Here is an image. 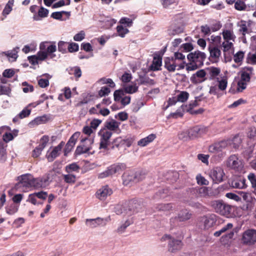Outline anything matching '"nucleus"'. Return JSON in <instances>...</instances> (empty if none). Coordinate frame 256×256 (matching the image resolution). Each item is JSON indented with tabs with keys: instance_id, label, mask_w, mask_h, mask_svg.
I'll list each match as a JSON object with an SVG mask.
<instances>
[{
	"instance_id": "obj_1",
	"label": "nucleus",
	"mask_w": 256,
	"mask_h": 256,
	"mask_svg": "<svg viewBox=\"0 0 256 256\" xmlns=\"http://www.w3.org/2000/svg\"><path fill=\"white\" fill-rule=\"evenodd\" d=\"M206 69V77L210 80H216L210 88L209 93L210 94L217 95L219 90H224L228 86V77L220 74L219 68L210 66Z\"/></svg>"
},
{
	"instance_id": "obj_2",
	"label": "nucleus",
	"mask_w": 256,
	"mask_h": 256,
	"mask_svg": "<svg viewBox=\"0 0 256 256\" xmlns=\"http://www.w3.org/2000/svg\"><path fill=\"white\" fill-rule=\"evenodd\" d=\"M222 34L223 38V41L221 44L222 48L225 59L230 60V58L228 57H230L231 55L234 52V43L236 40V36L232 30L224 29L222 30Z\"/></svg>"
},
{
	"instance_id": "obj_3",
	"label": "nucleus",
	"mask_w": 256,
	"mask_h": 256,
	"mask_svg": "<svg viewBox=\"0 0 256 256\" xmlns=\"http://www.w3.org/2000/svg\"><path fill=\"white\" fill-rule=\"evenodd\" d=\"M206 58V54L200 51L190 53L187 56L189 62L186 65V70L188 71L196 70L203 65Z\"/></svg>"
},
{
	"instance_id": "obj_4",
	"label": "nucleus",
	"mask_w": 256,
	"mask_h": 256,
	"mask_svg": "<svg viewBox=\"0 0 256 256\" xmlns=\"http://www.w3.org/2000/svg\"><path fill=\"white\" fill-rule=\"evenodd\" d=\"M56 50V46L50 42H44L40 44V50L38 52L41 60H46L48 57L53 58L56 55L54 53Z\"/></svg>"
},
{
	"instance_id": "obj_5",
	"label": "nucleus",
	"mask_w": 256,
	"mask_h": 256,
	"mask_svg": "<svg viewBox=\"0 0 256 256\" xmlns=\"http://www.w3.org/2000/svg\"><path fill=\"white\" fill-rule=\"evenodd\" d=\"M214 211L220 215L228 216L231 212V206L222 200H216L210 202Z\"/></svg>"
},
{
	"instance_id": "obj_6",
	"label": "nucleus",
	"mask_w": 256,
	"mask_h": 256,
	"mask_svg": "<svg viewBox=\"0 0 256 256\" xmlns=\"http://www.w3.org/2000/svg\"><path fill=\"white\" fill-rule=\"evenodd\" d=\"M229 146H230V142L229 141H227V140H223L210 146L208 151L219 156H222L225 154L224 151L228 148Z\"/></svg>"
},
{
	"instance_id": "obj_7",
	"label": "nucleus",
	"mask_w": 256,
	"mask_h": 256,
	"mask_svg": "<svg viewBox=\"0 0 256 256\" xmlns=\"http://www.w3.org/2000/svg\"><path fill=\"white\" fill-rule=\"evenodd\" d=\"M138 90V86L136 84H123L122 88L116 90L114 94V100H119L120 98L125 95V94H132Z\"/></svg>"
},
{
	"instance_id": "obj_8",
	"label": "nucleus",
	"mask_w": 256,
	"mask_h": 256,
	"mask_svg": "<svg viewBox=\"0 0 256 256\" xmlns=\"http://www.w3.org/2000/svg\"><path fill=\"white\" fill-rule=\"evenodd\" d=\"M19 182L16 186L18 188H22V190L26 192L30 188H32L34 178L30 174L22 175L18 178Z\"/></svg>"
},
{
	"instance_id": "obj_9",
	"label": "nucleus",
	"mask_w": 256,
	"mask_h": 256,
	"mask_svg": "<svg viewBox=\"0 0 256 256\" xmlns=\"http://www.w3.org/2000/svg\"><path fill=\"white\" fill-rule=\"evenodd\" d=\"M168 240V250L171 252H176L180 250L182 244L180 240L172 239L170 235L166 234L161 238V241Z\"/></svg>"
},
{
	"instance_id": "obj_10",
	"label": "nucleus",
	"mask_w": 256,
	"mask_h": 256,
	"mask_svg": "<svg viewBox=\"0 0 256 256\" xmlns=\"http://www.w3.org/2000/svg\"><path fill=\"white\" fill-rule=\"evenodd\" d=\"M164 68L170 72H174L176 69L180 70L185 66L184 62H176L172 58H166L164 60Z\"/></svg>"
},
{
	"instance_id": "obj_11",
	"label": "nucleus",
	"mask_w": 256,
	"mask_h": 256,
	"mask_svg": "<svg viewBox=\"0 0 256 256\" xmlns=\"http://www.w3.org/2000/svg\"><path fill=\"white\" fill-rule=\"evenodd\" d=\"M100 137V148L106 149L110 143V139L112 136V132L108 129L100 130L98 132Z\"/></svg>"
},
{
	"instance_id": "obj_12",
	"label": "nucleus",
	"mask_w": 256,
	"mask_h": 256,
	"mask_svg": "<svg viewBox=\"0 0 256 256\" xmlns=\"http://www.w3.org/2000/svg\"><path fill=\"white\" fill-rule=\"evenodd\" d=\"M242 242L244 244L250 246L256 243V230H248L242 236Z\"/></svg>"
},
{
	"instance_id": "obj_13",
	"label": "nucleus",
	"mask_w": 256,
	"mask_h": 256,
	"mask_svg": "<svg viewBox=\"0 0 256 256\" xmlns=\"http://www.w3.org/2000/svg\"><path fill=\"white\" fill-rule=\"evenodd\" d=\"M94 140L89 138H82L81 140L80 145L78 146L76 150V152L78 154L86 153L92 148Z\"/></svg>"
},
{
	"instance_id": "obj_14",
	"label": "nucleus",
	"mask_w": 256,
	"mask_h": 256,
	"mask_svg": "<svg viewBox=\"0 0 256 256\" xmlns=\"http://www.w3.org/2000/svg\"><path fill=\"white\" fill-rule=\"evenodd\" d=\"M110 220V216L104 218L98 217L94 219H86V224L90 228H94L98 226H105Z\"/></svg>"
},
{
	"instance_id": "obj_15",
	"label": "nucleus",
	"mask_w": 256,
	"mask_h": 256,
	"mask_svg": "<svg viewBox=\"0 0 256 256\" xmlns=\"http://www.w3.org/2000/svg\"><path fill=\"white\" fill-rule=\"evenodd\" d=\"M226 166L232 169L239 170L242 168L243 165L242 161L237 156L233 154L230 156L226 160Z\"/></svg>"
},
{
	"instance_id": "obj_16",
	"label": "nucleus",
	"mask_w": 256,
	"mask_h": 256,
	"mask_svg": "<svg viewBox=\"0 0 256 256\" xmlns=\"http://www.w3.org/2000/svg\"><path fill=\"white\" fill-rule=\"evenodd\" d=\"M191 216V213L188 210L184 209L180 210L176 216L172 218L170 220V222L173 225H175L178 222H184L190 220Z\"/></svg>"
},
{
	"instance_id": "obj_17",
	"label": "nucleus",
	"mask_w": 256,
	"mask_h": 256,
	"mask_svg": "<svg viewBox=\"0 0 256 256\" xmlns=\"http://www.w3.org/2000/svg\"><path fill=\"white\" fill-rule=\"evenodd\" d=\"M190 193L194 194L198 197L207 198L213 196L212 192H210V189L208 187H201V188H192L190 189Z\"/></svg>"
},
{
	"instance_id": "obj_18",
	"label": "nucleus",
	"mask_w": 256,
	"mask_h": 256,
	"mask_svg": "<svg viewBox=\"0 0 256 256\" xmlns=\"http://www.w3.org/2000/svg\"><path fill=\"white\" fill-rule=\"evenodd\" d=\"M209 175L214 183L218 184L222 182L224 172L222 168L216 167L210 171Z\"/></svg>"
},
{
	"instance_id": "obj_19",
	"label": "nucleus",
	"mask_w": 256,
	"mask_h": 256,
	"mask_svg": "<svg viewBox=\"0 0 256 256\" xmlns=\"http://www.w3.org/2000/svg\"><path fill=\"white\" fill-rule=\"evenodd\" d=\"M207 131V128L197 126L188 130V135L190 138H194L206 134Z\"/></svg>"
},
{
	"instance_id": "obj_20",
	"label": "nucleus",
	"mask_w": 256,
	"mask_h": 256,
	"mask_svg": "<svg viewBox=\"0 0 256 256\" xmlns=\"http://www.w3.org/2000/svg\"><path fill=\"white\" fill-rule=\"evenodd\" d=\"M113 191L108 185H105L99 188L96 194V197L100 200H105L108 196L112 194Z\"/></svg>"
},
{
	"instance_id": "obj_21",
	"label": "nucleus",
	"mask_w": 256,
	"mask_h": 256,
	"mask_svg": "<svg viewBox=\"0 0 256 256\" xmlns=\"http://www.w3.org/2000/svg\"><path fill=\"white\" fill-rule=\"evenodd\" d=\"M206 69L200 70L194 74L190 77V80L194 84H200L206 80Z\"/></svg>"
},
{
	"instance_id": "obj_22",
	"label": "nucleus",
	"mask_w": 256,
	"mask_h": 256,
	"mask_svg": "<svg viewBox=\"0 0 256 256\" xmlns=\"http://www.w3.org/2000/svg\"><path fill=\"white\" fill-rule=\"evenodd\" d=\"M48 140V137L46 136H43L40 138L38 146L32 151V156L34 158H38L46 146Z\"/></svg>"
},
{
	"instance_id": "obj_23",
	"label": "nucleus",
	"mask_w": 256,
	"mask_h": 256,
	"mask_svg": "<svg viewBox=\"0 0 256 256\" xmlns=\"http://www.w3.org/2000/svg\"><path fill=\"white\" fill-rule=\"evenodd\" d=\"M50 184L49 178L48 176L42 177L34 178L32 188H43L47 186Z\"/></svg>"
},
{
	"instance_id": "obj_24",
	"label": "nucleus",
	"mask_w": 256,
	"mask_h": 256,
	"mask_svg": "<svg viewBox=\"0 0 256 256\" xmlns=\"http://www.w3.org/2000/svg\"><path fill=\"white\" fill-rule=\"evenodd\" d=\"M64 144V142H62L51 151L50 150L48 151L46 157L48 162L53 161L60 154Z\"/></svg>"
},
{
	"instance_id": "obj_25",
	"label": "nucleus",
	"mask_w": 256,
	"mask_h": 256,
	"mask_svg": "<svg viewBox=\"0 0 256 256\" xmlns=\"http://www.w3.org/2000/svg\"><path fill=\"white\" fill-rule=\"evenodd\" d=\"M208 50L210 54V60L213 62H218L222 53L220 49L216 46H210Z\"/></svg>"
},
{
	"instance_id": "obj_26",
	"label": "nucleus",
	"mask_w": 256,
	"mask_h": 256,
	"mask_svg": "<svg viewBox=\"0 0 256 256\" xmlns=\"http://www.w3.org/2000/svg\"><path fill=\"white\" fill-rule=\"evenodd\" d=\"M52 78V76L48 74H44L37 77L38 86L42 88H45L49 86V80Z\"/></svg>"
},
{
	"instance_id": "obj_27",
	"label": "nucleus",
	"mask_w": 256,
	"mask_h": 256,
	"mask_svg": "<svg viewBox=\"0 0 256 256\" xmlns=\"http://www.w3.org/2000/svg\"><path fill=\"white\" fill-rule=\"evenodd\" d=\"M111 176L120 174L126 168V165L122 163L114 164L108 168Z\"/></svg>"
},
{
	"instance_id": "obj_28",
	"label": "nucleus",
	"mask_w": 256,
	"mask_h": 256,
	"mask_svg": "<svg viewBox=\"0 0 256 256\" xmlns=\"http://www.w3.org/2000/svg\"><path fill=\"white\" fill-rule=\"evenodd\" d=\"M202 222L206 228L212 227L216 222V216L214 214L204 216L202 218Z\"/></svg>"
},
{
	"instance_id": "obj_29",
	"label": "nucleus",
	"mask_w": 256,
	"mask_h": 256,
	"mask_svg": "<svg viewBox=\"0 0 256 256\" xmlns=\"http://www.w3.org/2000/svg\"><path fill=\"white\" fill-rule=\"evenodd\" d=\"M246 179L238 177L234 179L231 182L232 186L236 188H244L246 187Z\"/></svg>"
},
{
	"instance_id": "obj_30",
	"label": "nucleus",
	"mask_w": 256,
	"mask_h": 256,
	"mask_svg": "<svg viewBox=\"0 0 256 256\" xmlns=\"http://www.w3.org/2000/svg\"><path fill=\"white\" fill-rule=\"evenodd\" d=\"M19 48L16 47L10 50L2 52V54H4L8 57V60L11 62L15 61L18 57V52Z\"/></svg>"
},
{
	"instance_id": "obj_31",
	"label": "nucleus",
	"mask_w": 256,
	"mask_h": 256,
	"mask_svg": "<svg viewBox=\"0 0 256 256\" xmlns=\"http://www.w3.org/2000/svg\"><path fill=\"white\" fill-rule=\"evenodd\" d=\"M227 141H229L230 142V146H229V148L237 149L241 145L242 138L240 135L236 134L232 138L228 139Z\"/></svg>"
},
{
	"instance_id": "obj_32",
	"label": "nucleus",
	"mask_w": 256,
	"mask_h": 256,
	"mask_svg": "<svg viewBox=\"0 0 256 256\" xmlns=\"http://www.w3.org/2000/svg\"><path fill=\"white\" fill-rule=\"evenodd\" d=\"M156 138V134H150L146 137L142 138L138 140V145L142 147L145 146L154 141Z\"/></svg>"
},
{
	"instance_id": "obj_33",
	"label": "nucleus",
	"mask_w": 256,
	"mask_h": 256,
	"mask_svg": "<svg viewBox=\"0 0 256 256\" xmlns=\"http://www.w3.org/2000/svg\"><path fill=\"white\" fill-rule=\"evenodd\" d=\"M48 14V10L43 8L41 7L38 11V14H36L33 16V20L36 21H39L42 20V18H46Z\"/></svg>"
},
{
	"instance_id": "obj_34",
	"label": "nucleus",
	"mask_w": 256,
	"mask_h": 256,
	"mask_svg": "<svg viewBox=\"0 0 256 256\" xmlns=\"http://www.w3.org/2000/svg\"><path fill=\"white\" fill-rule=\"evenodd\" d=\"M162 64V59L159 57H154L152 64L150 66L151 70L156 71L160 69Z\"/></svg>"
},
{
	"instance_id": "obj_35",
	"label": "nucleus",
	"mask_w": 256,
	"mask_h": 256,
	"mask_svg": "<svg viewBox=\"0 0 256 256\" xmlns=\"http://www.w3.org/2000/svg\"><path fill=\"white\" fill-rule=\"evenodd\" d=\"M120 123L116 122L114 120H111L109 121H107L106 123V129L108 130H116L118 129Z\"/></svg>"
},
{
	"instance_id": "obj_36",
	"label": "nucleus",
	"mask_w": 256,
	"mask_h": 256,
	"mask_svg": "<svg viewBox=\"0 0 256 256\" xmlns=\"http://www.w3.org/2000/svg\"><path fill=\"white\" fill-rule=\"evenodd\" d=\"M184 28L180 26H172L168 30V34L170 36H174L182 32Z\"/></svg>"
},
{
	"instance_id": "obj_37",
	"label": "nucleus",
	"mask_w": 256,
	"mask_h": 256,
	"mask_svg": "<svg viewBox=\"0 0 256 256\" xmlns=\"http://www.w3.org/2000/svg\"><path fill=\"white\" fill-rule=\"evenodd\" d=\"M252 68L244 70L242 72L240 80L247 82H248L250 78V75L252 74Z\"/></svg>"
},
{
	"instance_id": "obj_38",
	"label": "nucleus",
	"mask_w": 256,
	"mask_h": 256,
	"mask_svg": "<svg viewBox=\"0 0 256 256\" xmlns=\"http://www.w3.org/2000/svg\"><path fill=\"white\" fill-rule=\"evenodd\" d=\"M14 0H9L7 4H6L2 12V15L4 16L5 18H6L7 16L9 14L12 10Z\"/></svg>"
},
{
	"instance_id": "obj_39",
	"label": "nucleus",
	"mask_w": 256,
	"mask_h": 256,
	"mask_svg": "<svg viewBox=\"0 0 256 256\" xmlns=\"http://www.w3.org/2000/svg\"><path fill=\"white\" fill-rule=\"evenodd\" d=\"M19 204H12L6 207V212L9 215H13L18 211Z\"/></svg>"
},
{
	"instance_id": "obj_40",
	"label": "nucleus",
	"mask_w": 256,
	"mask_h": 256,
	"mask_svg": "<svg viewBox=\"0 0 256 256\" xmlns=\"http://www.w3.org/2000/svg\"><path fill=\"white\" fill-rule=\"evenodd\" d=\"M80 132H74L72 136L70 138L69 140L68 141L66 146L68 148L70 146L72 148L76 144V142L78 140V138L80 136Z\"/></svg>"
},
{
	"instance_id": "obj_41",
	"label": "nucleus",
	"mask_w": 256,
	"mask_h": 256,
	"mask_svg": "<svg viewBox=\"0 0 256 256\" xmlns=\"http://www.w3.org/2000/svg\"><path fill=\"white\" fill-rule=\"evenodd\" d=\"M50 120V116L48 115H44L41 116H38L34 118L32 122V123L36 125L46 123Z\"/></svg>"
},
{
	"instance_id": "obj_42",
	"label": "nucleus",
	"mask_w": 256,
	"mask_h": 256,
	"mask_svg": "<svg viewBox=\"0 0 256 256\" xmlns=\"http://www.w3.org/2000/svg\"><path fill=\"white\" fill-rule=\"evenodd\" d=\"M80 169V166L75 162L70 164L66 166V172L70 174L73 172H78Z\"/></svg>"
},
{
	"instance_id": "obj_43",
	"label": "nucleus",
	"mask_w": 256,
	"mask_h": 256,
	"mask_svg": "<svg viewBox=\"0 0 256 256\" xmlns=\"http://www.w3.org/2000/svg\"><path fill=\"white\" fill-rule=\"evenodd\" d=\"M189 96V94L185 91L180 92L176 96L178 102H184L187 100Z\"/></svg>"
},
{
	"instance_id": "obj_44",
	"label": "nucleus",
	"mask_w": 256,
	"mask_h": 256,
	"mask_svg": "<svg viewBox=\"0 0 256 256\" xmlns=\"http://www.w3.org/2000/svg\"><path fill=\"white\" fill-rule=\"evenodd\" d=\"M68 72L70 74H74L76 78H79L82 76V71L80 67L74 66L68 69Z\"/></svg>"
},
{
	"instance_id": "obj_45",
	"label": "nucleus",
	"mask_w": 256,
	"mask_h": 256,
	"mask_svg": "<svg viewBox=\"0 0 256 256\" xmlns=\"http://www.w3.org/2000/svg\"><path fill=\"white\" fill-rule=\"evenodd\" d=\"M248 178L254 188V192L256 195V176L254 173H250L248 175Z\"/></svg>"
},
{
	"instance_id": "obj_46",
	"label": "nucleus",
	"mask_w": 256,
	"mask_h": 256,
	"mask_svg": "<svg viewBox=\"0 0 256 256\" xmlns=\"http://www.w3.org/2000/svg\"><path fill=\"white\" fill-rule=\"evenodd\" d=\"M116 30L118 34V36L122 38L124 37L125 35L126 34H128L129 32L127 28H124L122 26H117Z\"/></svg>"
},
{
	"instance_id": "obj_47",
	"label": "nucleus",
	"mask_w": 256,
	"mask_h": 256,
	"mask_svg": "<svg viewBox=\"0 0 256 256\" xmlns=\"http://www.w3.org/2000/svg\"><path fill=\"white\" fill-rule=\"evenodd\" d=\"M98 82L100 84H108L110 88H114L116 84L114 81L111 78H102L98 80Z\"/></svg>"
},
{
	"instance_id": "obj_48",
	"label": "nucleus",
	"mask_w": 256,
	"mask_h": 256,
	"mask_svg": "<svg viewBox=\"0 0 256 256\" xmlns=\"http://www.w3.org/2000/svg\"><path fill=\"white\" fill-rule=\"evenodd\" d=\"M64 179L66 183L74 184L76 180V177L74 174L68 173V174L64 175Z\"/></svg>"
},
{
	"instance_id": "obj_49",
	"label": "nucleus",
	"mask_w": 256,
	"mask_h": 256,
	"mask_svg": "<svg viewBox=\"0 0 256 256\" xmlns=\"http://www.w3.org/2000/svg\"><path fill=\"white\" fill-rule=\"evenodd\" d=\"M6 158V148L4 143L0 141V162H4Z\"/></svg>"
},
{
	"instance_id": "obj_50",
	"label": "nucleus",
	"mask_w": 256,
	"mask_h": 256,
	"mask_svg": "<svg viewBox=\"0 0 256 256\" xmlns=\"http://www.w3.org/2000/svg\"><path fill=\"white\" fill-rule=\"evenodd\" d=\"M67 48L70 52H76L79 50V46L78 44L72 42H68Z\"/></svg>"
},
{
	"instance_id": "obj_51",
	"label": "nucleus",
	"mask_w": 256,
	"mask_h": 256,
	"mask_svg": "<svg viewBox=\"0 0 256 256\" xmlns=\"http://www.w3.org/2000/svg\"><path fill=\"white\" fill-rule=\"evenodd\" d=\"M66 14L68 16L70 15V12L65 11L57 12H52L51 14V17L56 20H61L63 14Z\"/></svg>"
},
{
	"instance_id": "obj_52",
	"label": "nucleus",
	"mask_w": 256,
	"mask_h": 256,
	"mask_svg": "<svg viewBox=\"0 0 256 256\" xmlns=\"http://www.w3.org/2000/svg\"><path fill=\"white\" fill-rule=\"evenodd\" d=\"M172 58L175 60L176 62H184V60L186 59L185 56L182 54L181 52H176L174 54V56Z\"/></svg>"
},
{
	"instance_id": "obj_53",
	"label": "nucleus",
	"mask_w": 256,
	"mask_h": 256,
	"mask_svg": "<svg viewBox=\"0 0 256 256\" xmlns=\"http://www.w3.org/2000/svg\"><path fill=\"white\" fill-rule=\"evenodd\" d=\"M238 26L240 27V31L242 32L244 35L248 32L247 22L246 21H240Z\"/></svg>"
},
{
	"instance_id": "obj_54",
	"label": "nucleus",
	"mask_w": 256,
	"mask_h": 256,
	"mask_svg": "<svg viewBox=\"0 0 256 256\" xmlns=\"http://www.w3.org/2000/svg\"><path fill=\"white\" fill-rule=\"evenodd\" d=\"M30 62L32 65H36L38 64V61H42L40 58L38 52L37 53L36 55L32 56L28 58Z\"/></svg>"
},
{
	"instance_id": "obj_55",
	"label": "nucleus",
	"mask_w": 256,
	"mask_h": 256,
	"mask_svg": "<svg viewBox=\"0 0 256 256\" xmlns=\"http://www.w3.org/2000/svg\"><path fill=\"white\" fill-rule=\"evenodd\" d=\"M104 26L106 28H110L116 22V20L111 18L107 17L104 20Z\"/></svg>"
},
{
	"instance_id": "obj_56",
	"label": "nucleus",
	"mask_w": 256,
	"mask_h": 256,
	"mask_svg": "<svg viewBox=\"0 0 256 256\" xmlns=\"http://www.w3.org/2000/svg\"><path fill=\"white\" fill-rule=\"evenodd\" d=\"M234 8L238 10H244L246 9V6L243 1L237 0L234 4Z\"/></svg>"
},
{
	"instance_id": "obj_57",
	"label": "nucleus",
	"mask_w": 256,
	"mask_h": 256,
	"mask_svg": "<svg viewBox=\"0 0 256 256\" xmlns=\"http://www.w3.org/2000/svg\"><path fill=\"white\" fill-rule=\"evenodd\" d=\"M22 86H24L22 90L24 93L32 92L34 90V86L32 85L28 84L26 82H23Z\"/></svg>"
},
{
	"instance_id": "obj_58",
	"label": "nucleus",
	"mask_w": 256,
	"mask_h": 256,
	"mask_svg": "<svg viewBox=\"0 0 256 256\" xmlns=\"http://www.w3.org/2000/svg\"><path fill=\"white\" fill-rule=\"evenodd\" d=\"M86 36V33L84 30H81L74 36V40L76 42L82 40Z\"/></svg>"
},
{
	"instance_id": "obj_59",
	"label": "nucleus",
	"mask_w": 256,
	"mask_h": 256,
	"mask_svg": "<svg viewBox=\"0 0 256 256\" xmlns=\"http://www.w3.org/2000/svg\"><path fill=\"white\" fill-rule=\"evenodd\" d=\"M130 96H122L119 100H114L117 102H120L122 105L126 106L130 103Z\"/></svg>"
},
{
	"instance_id": "obj_60",
	"label": "nucleus",
	"mask_w": 256,
	"mask_h": 256,
	"mask_svg": "<svg viewBox=\"0 0 256 256\" xmlns=\"http://www.w3.org/2000/svg\"><path fill=\"white\" fill-rule=\"evenodd\" d=\"M70 0H60L54 4V8H58L64 6H68L70 4Z\"/></svg>"
},
{
	"instance_id": "obj_61",
	"label": "nucleus",
	"mask_w": 256,
	"mask_h": 256,
	"mask_svg": "<svg viewBox=\"0 0 256 256\" xmlns=\"http://www.w3.org/2000/svg\"><path fill=\"white\" fill-rule=\"evenodd\" d=\"M244 53L242 51H239L234 55V60L236 63L241 62L244 58Z\"/></svg>"
},
{
	"instance_id": "obj_62",
	"label": "nucleus",
	"mask_w": 256,
	"mask_h": 256,
	"mask_svg": "<svg viewBox=\"0 0 256 256\" xmlns=\"http://www.w3.org/2000/svg\"><path fill=\"white\" fill-rule=\"evenodd\" d=\"M110 92V89L106 86H102L98 91V96L100 97L108 96Z\"/></svg>"
},
{
	"instance_id": "obj_63",
	"label": "nucleus",
	"mask_w": 256,
	"mask_h": 256,
	"mask_svg": "<svg viewBox=\"0 0 256 256\" xmlns=\"http://www.w3.org/2000/svg\"><path fill=\"white\" fill-rule=\"evenodd\" d=\"M130 224V222L129 220H126L124 223L122 224L117 229V232L120 234L123 233L126 228L129 226Z\"/></svg>"
},
{
	"instance_id": "obj_64",
	"label": "nucleus",
	"mask_w": 256,
	"mask_h": 256,
	"mask_svg": "<svg viewBox=\"0 0 256 256\" xmlns=\"http://www.w3.org/2000/svg\"><path fill=\"white\" fill-rule=\"evenodd\" d=\"M68 42L60 41L58 43V50L62 53L66 52Z\"/></svg>"
}]
</instances>
